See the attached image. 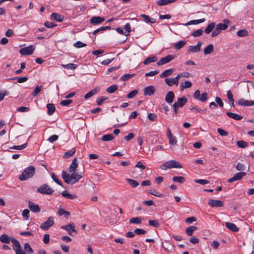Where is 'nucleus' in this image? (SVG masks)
<instances>
[{
    "instance_id": "nucleus-1",
    "label": "nucleus",
    "mask_w": 254,
    "mask_h": 254,
    "mask_svg": "<svg viewBox=\"0 0 254 254\" xmlns=\"http://www.w3.org/2000/svg\"><path fill=\"white\" fill-rule=\"evenodd\" d=\"M72 172V173L69 175L64 171L62 172V178L67 184L73 185L78 182L83 177V172Z\"/></svg>"
},
{
    "instance_id": "nucleus-2",
    "label": "nucleus",
    "mask_w": 254,
    "mask_h": 254,
    "mask_svg": "<svg viewBox=\"0 0 254 254\" xmlns=\"http://www.w3.org/2000/svg\"><path fill=\"white\" fill-rule=\"evenodd\" d=\"M35 173V168L33 166H29L26 168L19 177L21 181L26 180L27 179L31 178Z\"/></svg>"
},
{
    "instance_id": "nucleus-3",
    "label": "nucleus",
    "mask_w": 254,
    "mask_h": 254,
    "mask_svg": "<svg viewBox=\"0 0 254 254\" xmlns=\"http://www.w3.org/2000/svg\"><path fill=\"white\" fill-rule=\"evenodd\" d=\"M182 166L177 161L174 160H171L166 161L163 163L160 166V168L162 170H166L171 168H182Z\"/></svg>"
},
{
    "instance_id": "nucleus-4",
    "label": "nucleus",
    "mask_w": 254,
    "mask_h": 254,
    "mask_svg": "<svg viewBox=\"0 0 254 254\" xmlns=\"http://www.w3.org/2000/svg\"><path fill=\"white\" fill-rule=\"evenodd\" d=\"M37 191L42 194L50 195L53 193L54 190L48 184H45L38 188Z\"/></svg>"
},
{
    "instance_id": "nucleus-5",
    "label": "nucleus",
    "mask_w": 254,
    "mask_h": 254,
    "mask_svg": "<svg viewBox=\"0 0 254 254\" xmlns=\"http://www.w3.org/2000/svg\"><path fill=\"white\" fill-rule=\"evenodd\" d=\"M54 224V218L52 216H50L48 219L42 223L40 226V228L43 230H48L51 226Z\"/></svg>"
},
{
    "instance_id": "nucleus-6",
    "label": "nucleus",
    "mask_w": 254,
    "mask_h": 254,
    "mask_svg": "<svg viewBox=\"0 0 254 254\" xmlns=\"http://www.w3.org/2000/svg\"><path fill=\"white\" fill-rule=\"evenodd\" d=\"M34 50L35 47L34 46L30 45L21 49L19 51V53L21 55L23 56L30 55L33 54Z\"/></svg>"
},
{
    "instance_id": "nucleus-7",
    "label": "nucleus",
    "mask_w": 254,
    "mask_h": 254,
    "mask_svg": "<svg viewBox=\"0 0 254 254\" xmlns=\"http://www.w3.org/2000/svg\"><path fill=\"white\" fill-rule=\"evenodd\" d=\"M61 229L66 230L70 236H73L72 233H75V234L77 233L73 223H69L67 225L62 226H61Z\"/></svg>"
},
{
    "instance_id": "nucleus-8",
    "label": "nucleus",
    "mask_w": 254,
    "mask_h": 254,
    "mask_svg": "<svg viewBox=\"0 0 254 254\" xmlns=\"http://www.w3.org/2000/svg\"><path fill=\"white\" fill-rule=\"evenodd\" d=\"M202 42L198 41L197 45L195 46H190L188 48V53H198L200 51Z\"/></svg>"
},
{
    "instance_id": "nucleus-9",
    "label": "nucleus",
    "mask_w": 254,
    "mask_h": 254,
    "mask_svg": "<svg viewBox=\"0 0 254 254\" xmlns=\"http://www.w3.org/2000/svg\"><path fill=\"white\" fill-rule=\"evenodd\" d=\"M174 58V56L172 55H168L167 56L161 58L158 62V65H162L171 62Z\"/></svg>"
},
{
    "instance_id": "nucleus-10",
    "label": "nucleus",
    "mask_w": 254,
    "mask_h": 254,
    "mask_svg": "<svg viewBox=\"0 0 254 254\" xmlns=\"http://www.w3.org/2000/svg\"><path fill=\"white\" fill-rule=\"evenodd\" d=\"M208 204L212 207H223L224 205L222 201L212 199L208 200Z\"/></svg>"
},
{
    "instance_id": "nucleus-11",
    "label": "nucleus",
    "mask_w": 254,
    "mask_h": 254,
    "mask_svg": "<svg viewBox=\"0 0 254 254\" xmlns=\"http://www.w3.org/2000/svg\"><path fill=\"white\" fill-rule=\"evenodd\" d=\"M246 173L245 172H239L234 175V176L228 179V182L229 183H232L236 181L241 180L243 177L246 176Z\"/></svg>"
},
{
    "instance_id": "nucleus-12",
    "label": "nucleus",
    "mask_w": 254,
    "mask_h": 254,
    "mask_svg": "<svg viewBox=\"0 0 254 254\" xmlns=\"http://www.w3.org/2000/svg\"><path fill=\"white\" fill-rule=\"evenodd\" d=\"M167 135L169 140V143L172 145H176L177 142V140L176 137L174 136L170 129L168 128L167 129Z\"/></svg>"
},
{
    "instance_id": "nucleus-13",
    "label": "nucleus",
    "mask_w": 254,
    "mask_h": 254,
    "mask_svg": "<svg viewBox=\"0 0 254 254\" xmlns=\"http://www.w3.org/2000/svg\"><path fill=\"white\" fill-rule=\"evenodd\" d=\"M187 99L185 96L179 98L177 102L174 103V105L178 108H182L187 102Z\"/></svg>"
},
{
    "instance_id": "nucleus-14",
    "label": "nucleus",
    "mask_w": 254,
    "mask_h": 254,
    "mask_svg": "<svg viewBox=\"0 0 254 254\" xmlns=\"http://www.w3.org/2000/svg\"><path fill=\"white\" fill-rule=\"evenodd\" d=\"M105 21V18L100 16H93L92 17L90 20V22L93 25H97L98 24H100Z\"/></svg>"
},
{
    "instance_id": "nucleus-15",
    "label": "nucleus",
    "mask_w": 254,
    "mask_h": 254,
    "mask_svg": "<svg viewBox=\"0 0 254 254\" xmlns=\"http://www.w3.org/2000/svg\"><path fill=\"white\" fill-rule=\"evenodd\" d=\"M238 104L243 106H252L254 105V100H246L241 98L238 101Z\"/></svg>"
},
{
    "instance_id": "nucleus-16",
    "label": "nucleus",
    "mask_w": 254,
    "mask_h": 254,
    "mask_svg": "<svg viewBox=\"0 0 254 254\" xmlns=\"http://www.w3.org/2000/svg\"><path fill=\"white\" fill-rule=\"evenodd\" d=\"M29 208L33 212L38 213L40 211V208L38 204H34L31 201L28 203Z\"/></svg>"
},
{
    "instance_id": "nucleus-17",
    "label": "nucleus",
    "mask_w": 254,
    "mask_h": 254,
    "mask_svg": "<svg viewBox=\"0 0 254 254\" xmlns=\"http://www.w3.org/2000/svg\"><path fill=\"white\" fill-rule=\"evenodd\" d=\"M155 91V89L153 86L146 87L144 89V94L145 95L151 96Z\"/></svg>"
},
{
    "instance_id": "nucleus-18",
    "label": "nucleus",
    "mask_w": 254,
    "mask_h": 254,
    "mask_svg": "<svg viewBox=\"0 0 254 254\" xmlns=\"http://www.w3.org/2000/svg\"><path fill=\"white\" fill-rule=\"evenodd\" d=\"M174 97L175 94L174 92L172 91H169L166 94L165 100L166 102L171 104L173 102Z\"/></svg>"
},
{
    "instance_id": "nucleus-19",
    "label": "nucleus",
    "mask_w": 254,
    "mask_h": 254,
    "mask_svg": "<svg viewBox=\"0 0 254 254\" xmlns=\"http://www.w3.org/2000/svg\"><path fill=\"white\" fill-rule=\"evenodd\" d=\"M78 167L77 159L76 158H74L72 161L71 164L68 168V171L70 172H75L76 169Z\"/></svg>"
},
{
    "instance_id": "nucleus-20",
    "label": "nucleus",
    "mask_w": 254,
    "mask_h": 254,
    "mask_svg": "<svg viewBox=\"0 0 254 254\" xmlns=\"http://www.w3.org/2000/svg\"><path fill=\"white\" fill-rule=\"evenodd\" d=\"M226 227L230 231L232 232H238L239 228L234 223L230 222H226L225 224Z\"/></svg>"
},
{
    "instance_id": "nucleus-21",
    "label": "nucleus",
    "mask_w": 254,
    "mask_h": 254,
    "mask_svg": "<svg viewBox=\"0 0 254 254\" xmlns=\"http://www.w3.org/2000/svg\"><path fill=\"white\" fill-rule=\"evenodd\" d=\"M140 17H141L143 19V20L147 23L153 24L156 23V22L155 19L151 18L145 14H141Z\"/></svg>"
},
{
    "instance_id": "nucleus-22",
    "label": "nucleus",
    "mask_w": 254,
    "mask_h": 254,
    "mask_svg": "<svg viewBox=\"0 0 254 254\" xmlns=\"http://www.w3.org/2000/svg\"><path fill=\"white\" fill-rule=\"evenodd\" d=\"M226 115L229 117L237 121H239L243 119V116L232 112H227Z\"/></svg>"
},
{
    "instance_id": "nucleus-23",
    "label": "nucleus",
    "mask_w": 254,
    "mask_h": 254,
    "mask_svg": "<svg viewBox=\"0 0 254 254\" xmlns=\"http://www.w3.org/2000/svg\"><path fill=\"white\" fill-rule=\"evenodd\" d=\"M223 21L224 23H219L216 25L219 29L221 31L226 30L228 27L227 23L229 22V20L228 19H225Z\"/></svg>"
},
{
    "instance_id": "nucleus-24",
    "label": "nucleus",
    "mask_w": 254,
    "mask_h": 254,
    "mask_svg": "<svg viewBox=\"0 0 254 254\" xmlns=\"http://www.w3.org/2000/svg\"><path fill=\"white\" fill-rule=\"evenodd\" d=\"M100 89L98 88H96L92 90L91 91L88 92L87 94H86L84 96L85 99H88L89 98H90L94 95L97 94L98 92H99Z\"/></svg>"
},
{
    "instance_id": "nucleus-25",
    "label": "nucleus",
    "mask_w": 254,
    "mask_h": 254,
    "mask_svg": "<svg viewBox=\"0 0 254 254\" xmlns=\"http://www.w3.org/2000/svg\"><path fill=\"white\" fill-rule=\"evenodd\" d=\"M48 114L50 116L53 115L55 111V107L53 104L48 103L47 105Z\"/></svg>"
},
{
    "instance_id": "nucleus-26",
    "label": "nucleus",
    "mask_w": 254,
    "mask_h": 254,
    "mask_svg": "<svg viewBox=\"0 0 254 254\" xmlns=\"http://www.w3.org/2000/svg\"><path fill=\"white\" fill-rule=\"evenodd\" d=\"M51 17L58 22H62L64 19L63 16L56 13H53L51 15Z\"/></svg>"
},
{
    "instance_id": "nucleus-27",
    "label": "nucleus",
    "mask_w": 254,
    "mask_h": 254,
    "mask_svg": "<svg viewBox=\"0 0 254 254\" xmlns=\"http://www.w3.org/2000/svg\"><path fill=\"white\" fill-rule=\"evenodd\" d=\"M197 227L193 226H191L188 227L186 230L185 232L188 236H191L193 234V232L197 230Z\"/></svg>"
},
{
    "instance_id": "nucleus-28",
    "label": "nucleus",
    "mask_w": 254,
    "mask_h": 254,
    "mask_svg": "<svg viewBox=\"0 0 254 254\" xmlns=\"http://www.w3.org/2000/svg\"><path fill=\"white\" fill-rule=\"evenodd\" d=\"M173 71L174 69H166L164 72L161 73L160 76L161 78H164L169 76L172 74Z\"/></svg>"
},
{
    "instance_id": "nucleus-29",
    "label": "nucleus",
    "mask_w": 254,
    "mask_h": 254,
    "mask_svg": "<svg viewBox=\"0 0 254 254\" xmlns=\"http://www.w3.org/2000/svg\"><path fill=\"white\" fill-rule=\"evenodd\" d=\"M215 24L214 22H211L209 24L204 30V32L208 34L210 33L212 30L214 28Z\"/></svg>"
},
{
    "instance_id": "nucleus-30",
    "label": "nucleus",
    "mask_w": 254,
    "mask_h": 254,
    "mask_svg": "<svg viewBox=\"0 0 254 254\" xmlns=\"http://www.w3.org/2000/svg\"><path fill=\"white\" fill-rule=\"evenodd\" d=\"M214 50L213 46L212 44L208 45L204 50V55H208L212 53Z\"/></svg>"
},
{
    "instance_id": "nucleus-31",
    "label": "nucleus",
    "mask_w": 254,
    "mask_h": 254,
    "mask_svg": "<svg viewBox=\"0 0 254 254\" xmlns=\"http://www.w3.org/2000/svg\"><path fill=\"white\" fill-rule=\"evenodd\" d=\"M75 148H73L69 151L64 153L63 157L64 158L67 159V158L70 157L71 156H72L75 153Z\"/></svg>"
},
{
    "instance_id": "nucleus-32",
    "label": "nucleus",
    "mask_w": 254,
    "mask_h": 254,
    "mask_svg": "<svg viewBox=\"0 0 254 254\" xmlns=\"http://www.w3.org/2000/svg\"><path fill=\"white\" fill-rule=\"evenodd\" d=\"M249 34V32L246 29H242L239 31H238L237 32V35L238 36L240 37H244L247 36Z\"/></svg>"
},
{
    "instance_id": "nucleus-33",
    "label": "nucleus",
    "mask_w": 254,
    "mask_h": 254,
    "mask_svg": "<svg viewBox=\"0 0 254 254\" xmlns=\"http://www.w3.org/2000/svg\"><path fill=\"white\" fill-rule=\"evenodd\" d=\"M110 29H111V27L110 26H103V27H100V28H98V29L94 30L93 31V32L92 33V34L93 35H95L96 34H97L98 33H99V32L103 31H105L106 30H110Z\"/></svg>"
},
{
    "instance_id": "nucleus-34",
    "label": "nucleus",
    "mask_w": 254,
    "mask_h": 254,
    "mask_svg": "<svg viewBox=\"0 0 254 254\" xmlns=\"http://www.w3.org/2000/svg\"><path fill=\"white\" fill-rule=\"evenodd\" d=\"M205 19L204 18H202L198 20H193L189 21L186 24V25H189L191 24H198L200 23H202L204 22Z\"/></svg>"
},
{
    "instance_id": "nucleus-35",
    "label": "nucleus",
    "mask_w": 254,
    "mask_h": 254,
    "mask_svg": "<svg viewBox=\"0 0 254 254\" xmlns=\"http://www.w3.org/2000/svg\"><path fill=\"white\" fill-rule=\"evenodd\" d=\"M62 66L67 69H74L77 65L72 63H69L66 64H62Z\"/></svg>"
},
{
    "instance_id": "nucleus-36",
    "label": "nucleus",
    "mask_w": 254,
    "mask_h": 254,
    "mask_svg": "<svg viewBox=\"0 0 254 254\" xmlns=\"http://www.w3.org/2000/svg\"><path fill=\"white\" fill-rule=\"evenodd\" d=\"M24 251H23L25 253L27 252L29 254H33V250L31 248V246H30L29 244L28 243H25L24 246ZM26 254V253H25Z\"/></svg>"
},
{
    "instance_id": "nucleus-37",
    "label": "nucleus",
    "mask_w": 254,
    "mask_h": 254,
    "mask_svg": "<svg viewBox=\"0 0 254 254\" xmlns=\"http://www.w3.org/2000/svg\"><path fill=\"white\" fill-rule=\"evenodd\" d=\"M126 181L128 182L132 188H135L139 185L138 183L136 181L131 179H126Z\"/></svg>"
},
{
    "instance_id": "nucleus-38",
    "label": "nucleus",
    "mask_w": 254,
    "mask_h": 254,
    "mask_svg": "<svg viewBox=\"0 0 254 254\" xmlns=\"http://www.w3.org/2000/svg\"><path fill=\"white\" fill-rule=\"evenodd\" d=\"M114 137L112 134H108L104 135L102 138V140L104 141H110L114 139Z\"/></svg>"
},
{
    "instance_id": "nucleus-39",
    "label": "nucleus",
    "mask_w": 254,
    "mask_h": 254,
    "mask_svg": "<svg viewBox=\"0 0 254 254\" xmlns=\"http://www.w3.org/2000/svg\"><path fill=\"white\" fill-rule=\"evenodd\" d=\"M192 86V83L191 82L189 81H186L184 82H182L181 84V89L183 90L184 89L190 88Z\"/></svg>"
},
{
    "instance_id": "nucleus-40",
    "label": "nucleus",
    "mask_w": 254,
    "mask_h": 254,
    "mask_svg": "<svg viewBox=\"0 0 254 254\" xmlns=\"http://www.w3.org/2000/svg\"><path fill=\"white\" fill-rule=\"evenodd\" d=\"M58 214L59 215L61 216L62 215H64L65 217L68 218L70 215V212L64 210V209L60 208L58 211Z\"/></svg>"
},
{
    "instance_id": "nucleus-41",
    "label": "nucleus",
    "mask_w": 254,
    "mask_h": 254,
    "mask_svg": "<svg viewBox=\"0 0 254 254\" xmlns=\"http://www.w3.org/2000/svg\"><path fill=\"white\" fill-rule=\"evenodd\" d=\"M118 86L115 84H114V85H111L109 87H108L106 89V91L109 93L111 94V93H113L114 92H115L118 89Z\"/></svg>"
},
{
    "instance_id": "nucleus-42",
    "label": "nucleus",
    "mask_w": 254,
    "mask_h": 254,
    "mask_svg": "<svg viewBox=\"0 0 254 254\" xmlns=\"http://www.w3.org/2000/svg\"><path fill=\"white\" fill-rule=\"evenodd\" d=\"M157 61V58L155 56L152 57H148L146 58L143 62L144 64H147L150 63L155 62Z\"/></svg>"
},
{
    "instance_id": "nucleus-43",
    "label": "nucleus",
    "mask_w": 254,
    "mask_h": 254,
    "mask_svg": "<svg viewBox=\"0 0 254 254\" xmlns=\"http://www.w3.org/2000/svg\"><path fill=\"white\" fill-rule=\"evenodd\" d=\"M172 179L173 181L180 183H183L185 181V178L182 176H174Z\"/></svg>"
},
{
    "instance_id": "nucleus-44",
    "label": "nucleus",
    "mask_w": 254,
    "mask_h": 254,
    "mask_svg": "<svg viewBox=\"0 0 254 254\" xmlns=\"http://www.w3.org/2000/svg\"><path fill=\"white\" fill-rule=\"evenodd\" d=\"M134 75L135 74H126L121 77L120 80L122 81H126L131 78H132Z\"/></svg>"
},
{
    "instance_id": "nucleus-45",
    "label": "nucleus",
    "mask_w": 254,
    "mask_h": 254,
    "mask_svg": "<svg viewBox=\"0 0 254 254\" xmlns=\"http://www.w3.org/2000/svg\"><path fill=\"white\" fill-rule=\"evenodd\" d=\"M237 145L239 148H245L248 146V143L243 140H239L237 142Z\"/></svg>"
},
{
    "instance_id": "nucleus-46",
    "label": "nucleus",
    "mask_w": 254,
    "mask_h": 254,
    "mask_svg": "<svg viewBox=\"0 0 254 254\" xmlns=\"http://www.w3.org/2000/svg\"><path fill=\"white\" fill-rule=\"evenodd\" d=\"M130 223L134 224H140L142 222L140 218L139 217H132L129 219V221Z\"/></svg>"
},
{
    "instance_id": "nucleus-47",
    "label": "nucleus",
    "mask_w": 254,
    "mask_h": 254,
    "mask_svg": "<svg viewBox=\"0 0 254 254\" xmlns=\"http://www.w3.org/2000/svg\"><path fill=\"white\" fill-rule=\"evenodd\" d=\"M165 83L169 86H172L174 84L176 85V82L175 81L173 78H166L165 79Z\"/></svg>"
},
{
    "instance_id": "nucleus-48",
    "label": "nucleus",
    "mask_w": 254,
    "mask_h": 254,
    "mask_svg": "<svg viewBox=\"0 0 254 254\" xmlns=\"http://www.w3.org/2000/svg\"><path fill=\"white\" fill-rule=\"evenodd\" d=\"M186 42L184 41H180L175 45V48L177 50L181 49L185 44Z\"/></svg>"
},
{
    "instance_id": "nucleus-49",
    "label": "nucleus",
    "mask_w": 254,
    "mask_h": 254,
    "mask_svg": "<svg viewBox=\"0 0 254 254\" xmlns=\"http://www.w3.org/2000/svg\"><path fill=\"white\" fill-rule=\"evenodd\" d=\"M125 35L128 36L129 35L130 32H131V27L129 23H127L125 26Z\"/></svg>"
},
{
    "instance_id": "nucleus-50",
    "label": "nucleus",
    "mask_w": 254,
    "mask_h": 254,
    "mask_svg": "<svg viewBox=\"0 0 254 254\" xmlns=\"http://www.w3.org/2000/svg\"><path fill=\"white\" fill-rule=\"evenodd\" d=\"M147 192L149 194L153 195L156 196L162 197L163 196L162 194H161L157 191H156L155 190H148Z\"/></svg>"
},
{
    "instance_id": "nucleus-51",
    "label": "nucleus",
    "mask_w": 254,
    "mask_h": 254,
    "mask_svg": "<svg viewBox=\"0 0 254 254\" xmlns=\"http://www.w3.org/2000/svg\"><path fill=\"white\" fill-rule=\"evenodd\" d=\"M190 110L192 112H194V113H202L203 112H204L206 109H204V110H202L199 108H198L197 106H194V107H193L192 108H190Z\"/></svg>"
},
{
    "instance_id": "nucleus-52",
    "label": "nucleus",
    "mask_w": 254,
    "mask_h": 254,
    "mask_svg": "<svg viewBox=\"0 0 254 254\" xmlns=\"http://www.w3.org/2000/svg\"><path fill=\"white\" fill-rule=\"evenodd\" d=\"M215 29L212 31V32L211 33V37H216L217 36V35H218L221 32V30L219 29V28H218V27L216 25V26H215Z\"/></svg>"
},
{
    "instance_id": "nucleus-53",
    "label": "nucleus",
    "mask_w": 254,
    "mask_h": 254,
    "mask_svg": "<svg viewBox=\"0 0 254 254\" xmlns=\"http://www.w3.org/2000/svg\"><path fill=\"white\" fill-rule=\"evenodd\" d=\"M27 146V143H25L21 145L13 146L12 147H10V149L22 150V149L26 148Z\"/></svg>"
},
{
    "instance_id": "nucleus-54",
    "label": "nucleus",
    "mask_w": 254,
    "mask_h": 254,
    "mask_svg": "<svg viewBox=\"0 0 254 254\" xmlns=\"http://www.w3.org/2000/svg\"><path fill=\"white\" fill-rule=\"evenodd\" d=\"M138 90H134L130 92L127 95V97L129 99H131L134 97L138 93Z\"/></svg>"
},
{
    "instance_id": "nucleus-55",
    "label": "nucleus",
    "mask_w": 254,
    "mask_h": 254,
    "mask_svg": "<svg viewBox=\"0 0 254 254\" xmlns=\"http://www.w3.org/2000/svg\"><path fill=\"white\" fill-rule=\"evenodd\" d=\"M207 93L206 92H203L200 95L198 100L201 102H204L207 100Z\"/></svg>"
},
{
    "instance_id": "nucleus-56",
    "label": "nucleus",
    "mask_w": 254,
    "mask_h": 254,
    "mask_svg": "<svg viewBox=\"0 0 254 254\" xmlns=\"http://www.w3.org/2000/svg\"><path fill=\"white\" fill-rule=\"evenodd\" d=\"M203 33V30L202 29H198L194 31L191 34V35L194 37H197L201 36Z\"/></svg>"
},
{
    "instance_id": "nucleus-57",
    "label": "nucleus",
    "mask_w": 254,
    "mask_h": 254,
    "mask_svg": "<svg viewBox=\"0 0 254 254\" xmlns=\"http://www.w3.org/2000/svg\"><path fill=\"white\" fill-rule=\"evenodd\" d=\"M51 177L54 181L57 184L62 186V183L61 181L57 177V176L55 175L54 173H53L51 175Z\"/></svg>"
},
{
    "instance_id": "nucleus-58",
    "label": "nucleus",
    "mask_w": 254,
    "mask_h": 254,
    "mask_svg": "<svg viewBox=\"0 0 254 254\" xmlns=\"http://www.w3.org/2000/svg\"><path fill=\"white\" fill-rule=\"evenodd\" d=\"M42 88L41 86H37L35 87L34 92L32 93V96L35 97L41 91Z\"/></svg>"
},
{
    "instance_id": "nucleus-59",
    "label": "nucleus",
    "mask_w": 254,
    "mask_h": 254,
    "mask_svg": "<svg viewBox=\"0 0 254 254\" xmlns=\"http://www.w3.org/2000/svg\"><path fill=\"white\" fill-rule=\"evenodd\" d=\"M74 46L77 48H80L86 46V44L80 41H77L74 44Z\"/></svg>"
},
{
    "instance_id": "nucleus-60",
    "label": "nucleus",
    "mask_w": 254,
    "mask_h": 254,
    "mask_svg": "<svg viewBox=\"0 0 254 254\" xmlns=\"http://www.w3.org/2000/svg\"><path fill=\"white\" fill-rule=\"evenodd\" d=\"M148 118L150 121H155L157 119V117L156 114L153 113H149L148 115Z\"/></svg>"
},
{
    "instance_id": "nucleus-61",
    "label": "nucleus",
    "mask_w": 254,
    "mask_h": 254,
    "mask_svg": "<svg viewBox=\"0 0 254 254\" xmlns=\"http://www.w3.org/2000/svg\"><path fill=\"white\" fill-rule=\"evenodd\" d=\"M59 136L57 135L54 134L51 135L48 139V140L51 143H53L58 139Z\"/></svg>"
},
{
    "instance_id": "nucleus-62",
    "label": "nucleus",
    "mask_w": 254,
    "mask_h": 254,
    "mask_svg": "<svg viewBox=\"0 0 254 254\" xmlns=\"http://www.w3.org/2000/svg\"><path fill=\"white\" fill-rule=\"evenodd\" d=\"M29 210L27 209H25L23 211L22 216L23 218H25V220H27L29 217Z\"/></svg>"
},
{
    "instance_id": "nucleus-63",
    "label": "nucleus",
    "mask_w": 254,
    "mask_h": 254,
    "mask_svg": "<svg viewBox=\"0 0 254 254\" xmlns=\"http://www.w3.org/2000/svg\"><path fill=\"white\" fill-rule=\"evenodd\" d=\"M72 102V100H65L61 102V105L63 106H67Z\"/></svg>"
},
{
    "instance_id": "nucleus-64",
    "label": "nucleus",
    "mask_w": 254,
    "mask_h": 254,
    "mask_svg": "<svg viewBox=\"0 0 254 254\" xmlns=\"http://www.w3.org/2000/svg\"><path fill=\"white\" fill-rule=\"evenodd\" d=\"M107 99V98H106L104 96L101 97V98L97 99V100L96 101L97 105H99V106L103 104V103L104 102V101Z\"/></svg>"
}]
</instances>
